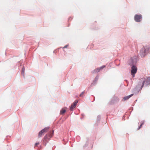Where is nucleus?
<instances>
[{
    "instance_id": "obj_17",
    "label": "nucleus",
    "mask_w": 150,
    "mask_h": 150,
    "mask_svg": "<svg viewBox=\"0 0 150 150\" xmlns=\"http://www.w3.org/2000/svg\"><path fill=\"white\" fill-rule=\"evenodd\" d=\"M46 137V136H45L44 138H45Z\"/></svg>"
},
{
    "instance_id": "obj_15",
    "label": "nucleus",
    "mask_w": 150,
    "mask_h": 150,
    "mask_svg": "<svg viewBox=\"0 0 150 150\" xmlns=\"http://www.w3.org/2000/svg\"><path fill=\"white\" fill-rule=\"evenodd\" d=\"M69 46V45H66L63 48H67L68 46Z\"/></svg>"
},
{
    "instance_id": "obj_5",
    "label": "nucleus",
    "mask_w": 150,
    "mask_h": 150,
    "mask_svg": "<svg viewBox=\"0 0 150 150\" xmlns=\"http://www.w3.org/2000/svg\"><path fill=\"white\" fill-rule=\"evenodd\" d=\"M145 80L146 81V85H148L149 84H150V77H149L147 78ZM145 81H144L143 82V84L142 86V87L143 86L144 83H145Z\"/></svg>"
},
{
    "instance_id": "obj_6",
    "label": "nucleus",
    "mask_w": 150,
    "mask_h": 150,
    "mask_svg": "<svg viewBox=\"0 0 150 150\" xmlns=\"http://www.w3.org/2000/svg\"><path fill=\"white\" fill-rule=\"evenodd\" d=\"M105 66H103L99 68H97L94 70V71L96 72H99L100 70L102 69L105 68Z\"/></svg>"
},
{
    "instance_id": "obj_13",
    "label": "nucleus",
    "mask_w": 150,
    "mask_h": 150,
    "mask_svg": "<svg viewBox=\"0 0 150 150\" xmlns=\"http://www.w3.org/2000/svg\"><path fill=\"white\" fill-rule=\"evenodd\" d=\"M143 124H144V122L142 123L141 124V125H140L138 129H140L141 128V127L142 126V125Z\"/></svg>"
},
{
    "instance_id": "obj_16",
    "label": "nucleus",
    "mask_w": 150,
    "mask_h": 150,
    "mask_svg": "<svg viewBox=\"0 0 150 150\" xmlns=\"http://www.w3.org/2000/svg\"><path fill=\"white\" fill-rule=\"evenodd\" d=\"M39 144V143H36L35 144V146H38Z\"/></svg>"
},
{
    "instance_id": "obj_7",
    "label": "nucleus",
    "mask_w": 150,
    "mask_h": 150,
    "mask_svg": "<svg viewBox=\"0 0 150 150\" xmlns=\"http://www.w3.org/2000/svg\"><path fill=\"white\" fill-rule=\"evenodd\" d=\"M67 109V108H62L60 111V114L62 115L66 111Z\"/></svg>"
},
{
    "instance_id": "obj_14",
    "label": "nucleus",
    "mask_w": 150,
    "mask_h": 150,
    "mask_svg": "<svg viewBox=\"0 0 150 150\" xmlns=\"http://www.w3.org/2000/svg\"><path fill=\"white\" fill-rule=\"evenodd\" d=\"M84 91H83V92H82L81 93V94H80V96H82L84 94Z\"/></svg>"
},
{
    "instance_id": "obj_8",
    "label": "nucleus",
    "mask_w": 150,
    "mask_h": 150,
    "mask_svg": "<svg viewBox=\"0 0 150 150\" xmlns=\"http://www.w3.org/2000/svg\"><path fill=\"white\" fill-rule=\"evenodd\" d=\"M133 94H132L129 96L125 97L123 98V100H127L130 97H131V96H133Z\"/></svg>"
},
{
    "instance_id": "obj_1",
    "label": "nucleus",
    "mask_w": 150,
    "mask_h": 150,
    "mask_svg": "<svg viewBox=\"0 0 150 150\" xmlns=\"http://www.w3.org/2000/svg\"><path fill=\"white\" fill-rule=\"evenodd\" d=\"M150 51V46L147 45L143 47L141 50L139 54L142 57H144L146 54Z\"/></svg>"
},
{
    "instance_id": "obj_9",
    "label": "nucleus",
    "mask_w": 150,
    "mask_h": 150,
    "mask_svg": "<svg viewBox=\"0 0 150 150\" xmlns=\"http://www.w3.org/2000/svg\"><path fill=\"white\" fill-rule=\"evenodd\" d=\"M49 128V127H45L44 129L42 130V131L44 133L46 132L47 131Z\"/></svg>"
},
{
    "instance_id": "obj_4",
    "label": "nucleus",
    "mask_w": 150,
    "mask_h": 150,
    "mask_svg": "<svg viewBox=\"0 0 150 150\" xmlns=\"http://www.w3.org/2000/svg\"><path fill=\"white\" fill-rule=\"evenodd\" d=\"M78 101L76 100L74 103L72 104L70 108V109L71 110H72L74 108H75L76 106L77 103H78Z\"/></svg>"
},
{
    "instance_id": "obj_11",
    "label": "nucleus",
    "mask_w": 150,
    "mask_h": 150,
    "mask_svg": "<svg viewBox=\"0 0 150 150\" xmlns=\"http://www.w3.org/2000/svg\"><path fill=\"white\" fill-rule=\"evenodd\" d=\"M25 69L24 67H23L21 73L23 75L25 71Z\"/></svg>"
},
{
    "instance_id": "obj_10",
    "label": "nucleus",
    "mask_w": 150,
    "mask_h": 150,
    "mask_svg": "<svg viewBox=\"0 0 150 150\" xmlns=\"http://www.w3.org/2000/svg\"><path fill=\"white\" fill-rule=\"evenodd\" d=\"M44 133L42 131V130L39 132L38 134V136L39 137H41Z\"/></svg>"
},
{
    "instance_id": "obj_2",
    "label": "nucleus",
    "mask_w": 150,
    "mask_h": 150,
    "mask_svg": "<svg viewBox=\"0 0 150 150\" xmlns=\"http://www.w3.org/2000/svg\"><path fill=\"white\" fill-rule=\"evenodd\" d=\"M142 17L141 15H138L136 14L135 15L134 19L135 21L137 22H140L142 19Z\"/></svg>"
},
{
    "instance_id": "obj_12",
    "label": "nucleus",
    "mask_w": 150,
    "mask_h": 150,
    "mask_svg": "<svg viewBox=\"0 0 150 150\" xmlns=\"http://www.w3.org/2000/svg\"><path fill=\"white\" fill-rule=\"evenodd\" d=\"M53 132H54V131H52V133L50 134H48L49 136L50 137H52V136L53 135Z\"/></svg>"
},
{
    "instance_id": "obj_3",
    "label": "nucleus",
    "mask_w": 150,
    "mask_h": 150,
    "mask_svg": "<svg viewBox=\"0 0 150 150\" xmlns=\"http://www.w3.org/2000/svg\"><path fill=\"white\" fill-rule=\"evenodd\" d=\"M137 68L135 66L133 65L132 67V70L131 71V74L133 75V76L134 77V74L136 73L137 71Z\"/></svg>"
}]
</instances>
